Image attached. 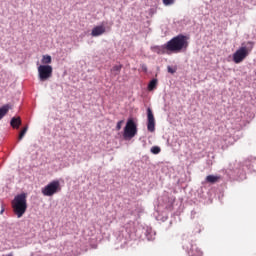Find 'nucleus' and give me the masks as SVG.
Masks as SVG:
<instances>
[{
    "label": "nucleus",
    "mask_w": 256,
    "mask_h": 256,
    "mask_svg": "<svg viewBox=\"0 0 256 256\" xmlns=\"http://www.w3.org/2000/svg\"><path fill=\"white\" fill-rule=\"evenodd\" d=\"M167 44V49L171 53H183L189 48V37L180 34L170 39Z\"/></svg>",
    "instance_id": "1"
},
{
    "label": "nucleus",
    "mask_w": 256,
    "mask_h": 256,
    "mask_svg": "<svg viewBox=\"0 0 256 256\" xmlns=\"http://www.w3.org/2000/svg\"><path fill=\"white\" fill-rule=\"evenodd\" d=\"M12 209L18 219H21L27 212V194L21 193L14 197L12 201Z\"/></svg>",
    "instance_id": "2"
},
{
    "label": "nucleus",
    "mask_w": 256,
    "mask_h": 256,
    "mask_svg": "<svg viewBox=\"0 0 256 256\" xmlns=\"http://www.w3.org/2000/svg\"><path fill=\"white\" fill-rule=\"evenodd\" d=\"M253 47H255V43L252 41H248L246 44L243 43L242 46L233 54L234 63H243V61L249 57V53L253 51Z\"/></svg>",
    "instance_id": "3"
},
{
    "label": "nucleus",
    "mask_w": 256,
    "mask_h": 256,
    "mask_svg": "<svg viewBox=\"0 0 256 256\" xmlns=\"http://www.w3.org/2000/svg\"><path fill=\"white\" fill-rule=\"evenodd\" d=\"M57 191H61V184L58 180H54L42 189V194L45 197H53Z\"/></svg>",
    "instance_id": "4"
},
{
    "label": "nucleus",
    "mask_w": 256,
    "mask_h": 256,
    "mask_svg": "<svg viewBox=\"0 0 256 256\" xmlns=\"http://www.w3.org/2000/svg\"><path fill=\"white\" fill-rule=\"evenodd\" d=\"M137 135V124L133 119H129L124 128L123 138L124 139H133Z\"/></svg>",
    "instance_id": "5"
},
{
    "label": "nucleus",
    "mask_w": 256,
    "mask_h": 256,
    "mask_svg": "<svg viewBox=\"0 0 256 256\" xmlns=\"http://www.w3.org/2000/svg\"><path fill=\"white\" fill-rule=\"evenodd\" d=\"M38 76L40 81H47L53 77V67L51 65H40L38 67Z\"/></svg>",
    "instance_id": "6"
},
{
    "label": "nucleus",
    "mask_w": 256,
    "mask_h": 256,
    "mask_svg": "<svg viewBox=\"0 0 256 256\" xmlns=\"http://www.w3.org/2000/svg\"><path fill=\"white\" fill-rule=\"evenodd\" d=\"M147 129L150 133H155V116L153 115V110L151 108L147 109Z\"/></svg>",
    "instance_id": "7"
},
{
    "label": "nucleus",
    "mask_w": 256,
    "mask_h": 256,
    "mask_svg": "<svg viewBox=\"0 0 256 256\" xmlns=\"http://www.w3.org/2000/svg\"><path fill=\"white\" fill-rule=\"evenodd\" d=\"M153 53H157V55H171L169 49L167 48V43L162 46H154L151 48Z\"/></svg>",
    "instance_id": "8"
},
{
    "label": "nucleus",
    "mask_w": 256,
    "mask_h": 256,
    "mask_svg": "<svg viewBox=\"0 0 256 256\" xmlns=\"http://www.w3.org/2000/svg\"><path fill=\"white\" fill-rule=\"evenodd\" d=\"M105 31H106L105 26L103 25L96 26L92 29L91 35L92 37H100V35H103Z\"/></svg>",
    "instance_id": "9"
},
{
    "label": "nucleus",
    "mask_w": 256,
    "mask_h": 256,
    "mask_svg": "<svg viewBox=\"0 0 256 256\" xmlns=\"http://www.w3.org/2000/svg\"><path fill=\"white\" fill-rule=\"evenodd\" d=\"M189 256H203V251L199 249V247L196 244H193L189 251H188Z\"/></svg>",
    "instance_id": "10"
},
{
    "label": "nucleus",
    "mask_w": 256,
    "mask_h": 256,
    "mask_svg": "<svg viewBox=\"0 0 256 256\" xmlns=\"http://www.w3.org/2000/svg\"><path fill=\"white\" fill-rule=\"evenodd\" d=\"M21 117H13L10 121V125L13 129H19L21 127Z\"/></svg>",
    "instance_id": "11"
},
{
    "label": "nucleus",
    "mask_w": 256,
    "mask_h": 256,
    "mask_svg": "<svg viewBox=\"0 0 256 256\" xmlns=\"http://www.w3.org/2000/svg\"><path fill=\"white\" fill-rule=\"evenodd\" d=\"M221 181V176L208 175L206 177V183H211L212 185L215 183H219Z\"/></svg>",
    "instance_id": "12"
},
{
    "label": "nucleus",
    "mask_w": 256,
    "mask_h": 256,
    "mask_svg": "<svg viewBox=\"0 0 256 256\" xmlns=\"http://www.w3.org/2000/svg\"><path fill=\"white\" fill-rule=\"evenodd\" d=\"M9 109H11V107L8 104L0 108V121L5 117V115H7V113H9Z\"/></svg>",
    "instance_id": "13"
},
{
    "label": "nucleus",
    "mask_w": 256,
    "mask_h": 256,
    "mask_svg": "<svg viewBox=\"0 0 256 256\" xmlns=\"http://www.w3.org/2000/svg\"><path fill=\"white\" fill-rule=\"evenodd\" d=\"M157 79H152L148 84V91H155L157 89Z\"/></svg>",
    "instance_id": "14"
},
{
    "label": "nucleus",
    "mask_w": 256,
    "mask_h": 256,
    "mask_svg": "<svg viewBox=\"0 0 256 256\" xmlns=\"http://www.w3.org/2000/svg\"><path fill=\"white\" fill-rule=\"evenodd\" d=\"M121 69H123L122 65H115L112 67L111 69V73L115 76L119 75V73H121Z\"/></svg>",
    "instance_id": "15"
},
{
    "label": "nucleus",
    "mask_w": 256,
    "mask_h": 256,
    "mask_svg": "<svg viewBox=\"0 0 256 256\" xmlns=\"http://www.w3.org/2000/svg\"><path fill=\"white\" fill-rule=\"evenodd\" d=\"M51 61H52V58H51L50 55H43L42 56L41 62H42L43 65H50Z\"/></svg>",
    "instance_id": "16"
},
{
    "label": "nucleus",
    "mask_w": 256,
    "mask_h": 256,
    "mask_svg": "<svg viewBox=\"0 0 256 256\" xmlns=\"http://www.w3.org/2000/svg\"><path fill=\"white\" fill-rule=\"evenodd\" d=\"M27 129L28 127L25 126L21 131H20V134H19V137H18V140L21 141V139H23L25 137V134L27 133Z\"/></svg>",
    "instance_id": "17"
},
{
    "label": "nucleus",
    "mask_w": 256,
    "mask_h": 256,
    "mask_svg": "<svg viewBox=\"0 0 256 256\" xmlns=\"http://www.w3.org/2000/svg\"><path fill=\"white\" fill-rule=\"evenodd\" d=\"M151 153H153V155H159L161 153V148L159 146H154L151 148Z\"/></svg>",
    "instance_id": "18"
},
{
    "label": "nucleus",
    "mask_w": 256,
    "mask_h": 256,
    "mask_svg": "<svg viewBox=\"0 0 256 256\" xmlns=\"http://www.w3.org/2000/svg\"><path fill=\"white\" fill-rule=\"evenodd\" d=\"M162 3L166 7H169V5H173L175 3V0H162Z\"/></svg>",
    "instance_id": "19"
},
{
    "label": "nucleus",
    "mask_w": 256,
    "mask_h": 256,
    "mask_svg": "<svg viewBox=\"0 0 256 256\" xmlns=\"http://www.w3.org/2000/svg\"><path fill=\"white\" fill-rule=\"evenodd\" d=\"M121 127H123V120H120L116 125V131H121Z\"/></svg>",
    "instance_id": "20"
},
{
    "label": "nucleus",
    "mask_w": 256,
    "mask_h": 256,
    "mask_svg": "<svg viewBox=\"0 0 256 256\" xmlns=\"http://www.w3.org/2000/svg\"><path fill=\"white\" fill-rule=\"evenodd\" d=\"M167 69H168V73H172V74L175 73V70H173V68H171V66H168Z\"/></svg>",
    "instance_id": "21"
},
{
    "label": "nucleus",
    "mask_w": 256,
    "mask_h": 256,
    "mask_svg": "<svg viewBox=\"0 0 256 256\" xmlns=\"http://www.w3.org/2000/svg\"><path fill=\"white\" fill-rule=\"evenodd\" d=\"M4 211H5L4 209H2V210H1V212H0V213H1V215H3V212H4Z\"/></svg>",
    "instance_id": "22"
},
{
    "label": "nucleus",
    "mask_w": 256,
    "mask_h": 256,
    "mask_svg": "<svg viewBox=\"0 0 256 256\" xmlns=\"http://www.w3.org/2000/svg\"><path fill=\"white\" fill-rule=\"evenodd\" d=\"M144 71H147V68H144Z\"/></svg>",
    "instance_id": "23"
},
{
    "label": "nucleus",
    "mask_w": 256,
    "mask_h": 256,
    "mask_svg": "<svg viewBox=\"0 0 256 256\" xmlns=\"http://www.w3.org/2000/svg\"><path fill=\"white\" fill-rule=\"evenodd\" d=\"M144 71H147V68H144Z\"/></svg>",
    "instance_id": "24"
}]
</instances>
